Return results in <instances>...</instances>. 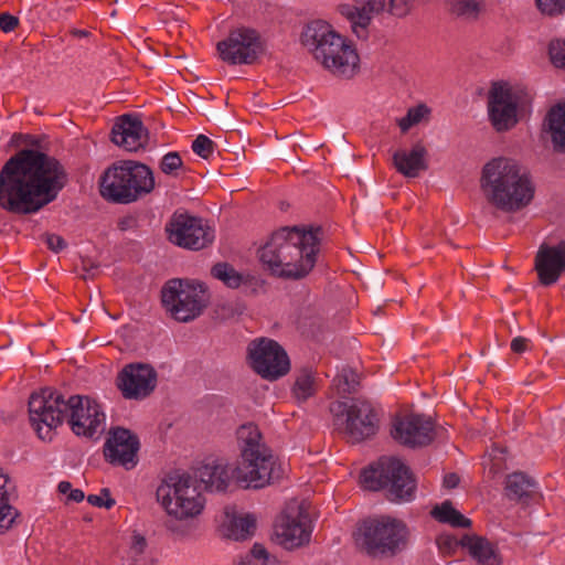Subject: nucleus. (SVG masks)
<instances>
[{
  "label": "nucleus",
  "mask_w": 565,
  "mask_h": 565,
  "mask_svg": "<svg viewBox=\"0 0 565 565\" xmlns=\"http://www.w3.org/2000/svg\"><path fill=\"white\" fill-rule=\"evenodd\" d=\"M68 182L65 167L36 149H23L0 170V207L19 215L34 214L55 201Z\"/></svg>",
  "instance_id": "obj_1"
},
{
  "label": "nucleus",
  "mask_w": 565,
  "mask_h": 565,
  "mask_svg": "<svg viewBox=\"0 0 565 565\" xmlns=\"http://www.w3.org/2000/svg\"><path fill=\"white\" fill-rule=\"evenodd\" d=\"M320 233V227H282L276 231L259 249V259L275 276L289 279L303 278L317 262L321 242Z\"/></svg>",
  "instance_id": "obj_2"
},
{
  "label": "nucleus",
  "mask_w": 565,
  "mask_h": 565,
  "mask_svg": "<svg viewBox=\"0 0 565 565\" xmlns=\"http://www.w3.org/2000/svg\"><path fill=\"white\" fill-rule=\"evenodd\" d=\"M480 186L486 201L507 213L523 210L535 194L527 168L507 157L494 158L483 166Z\"/></svg>",
  "instance_id": "obj_3"
},
{
  "label": "nucleus",
  "mask_w": 565,
  "mask_h": 565,
  "mask_svg": "<svg viewBox=\"0 0 565 565\" xmlns=\"http://www.w3.org/2000/svg\"><path fill=\"white\" fill-rule=\"evenodd\" d=\"M301 44L335 77L352 78L359 71L360 57L352 42L324 21L308 23L301 33Z\"/></svg>",
  "instance_id": "obj_4"
},
{
  "label": "nucleus",
  "mask_w": 565,
  "mask_h": 565,
  "mask_svg": "<svg viewBox=\"0 0 565 565\" xmlns=\"http://www.w3.org/2000/svg\"><path fill=\"white\" fill-rule=\"evenodd\" d=\"M353 539L356 548L367 557L392 559L411 548L413 533L402 519L381 515L361 522Z\"/></svg>",
  "instance_id": "obj_5"
},
{
  "label": "nucleus",
  "mask_w": 565,
  "mask_h": 565,
  "mask_svg": "<svg viewBox=\"0 0 565 565\" xmlns=\"http://www.w3.org/2000/svg\"><path fill=\"white\" fill-rule=\"evenodd\" d=\"M104 199L128 204L151 193L156 186L152 170L135 160H121L105 170L100 178Z\"/></svg>",
  "instance_id": "obj_6"
},
{
  "label": "nucleus",
  "mask_w": 565,
  "mask_h": 565,
  "mask_svg": "<svg viewBox=\"0 0 565 565\" xmlns=\"http://www.w3.org/2000/svg\"><path fill=\"white\" fill-rule=\"evenodd\" d=\"M157 499L166 512L177 520L199 515L205 503L200 484L188 472L169 473L157 489Z\"/></svg>",
  "instance_id": "obj_7"
},
{
  "label": "nucleus",
  "mask_w": 565,
  "mask_h": 565,
  "mask_svg": "<svg viewBox=\"0 0 565 565\" xmlns=\"http://www.w3.org/2000/svg\"><path fill=\"white\" fill-rule=\"evenodd\" d=\"M161 301L171 318L189 322L203 313L210 303V295L198 280L173 278L162 287Z\"/></svg>",
  "instance_id": "obj_8"
},
{
  "label": "nucleus",
  "mask_w": 565,
  "mask_h": 565,
  "mask_svg": "<svg viewBox=\"0 0 565 565\" xmlns=\"http://www.w3.org/2000/svg\"><path fill=\"white\" fill-rule=\"evenodd\" d=\"M360 482L366 490H386L387 499L393 502L412 500L416 489L408 468L396 458L380 459L363 470Z\"/></svg>",
  "instance_id": "obj_9"
},
{
  "label": "nucleus",
  "mask_w": 565,
  "mask_h": 565,
  "mask_svg": "<svg viewBox=\"0 0 565 565\" xmlns=\"http://www.w3.org/2000/svg\"><path fill=\"white\" fill-rule=\"evenodd\" d=\"M234 481L244 489L259 490L284 478L285 471L271 449L239 455Z\"/></svg>",
  "instance_id": "obj_10"
},
{
  "label": "nucleus",
  "mask_w": 565,
  "mask_h": 565,
  "mask_svg": "<svg viewBox=\"0 0 565 565\" xmlns=\"http://www.w3.org/2000/svg\"><path fill=\"white\" fill-rule=\"evenodd\" d=\"M66 401L62 394L52 388H44L30 396L29 419L40 439L53 438V430L66 418Z\"/></svg>",
  "instance_id": "obj_11"
},
{
  "label": "nucleus",
  "mask_w": 565,
  "mask_h": 565,
  "mask_svg": "<svg viewBox=\"0 0 565 565\" xmlns=\"http://www.w3.org/2000/svg\"><path fill=\"white\" fill-rule=\"evenodd\" d=\"M309 508L310 503L306 500L291 499L287 502L274 527L278 544L292 550L309 542L311 534Z\"/></svg>",
  "instance_id": "obj_12"
},
{
  "label": "nucleus",
  "mask_w": 565,
  "mask_h": 565,
  "mask_svg": "<svg viewBox=\"0 0 565 565\" xmlns=\"http://www.w3.org/2000/svg\"><path fill=\"white\" fill-rule=\"evenodd\" d=\"M530 102L521 89L508 84H493L489 92V116L497 131H507L518 122V111Z\"/></svg>",
  "instance_id": "obj_13"
},
{
  "label": "nucleus",
  "mask_w": 565,
  "mask_h": 565,
  "mask_svg": "<svg viewBox=\"0 0 565 565\" xmlns=\"http://www.w3.org/2000/svg\"><path fill=\"white\" fill-rule=\"evenodd\" d=\"M247 356L250 367L263 379L277 380L288 373L289 358L275 340L258 338L249 342Z\"/></svg>",
  "instance_id": "obj_14"
},
{
  "label": "nucleus",
  "mask_w": 565,
  "mask_h": 565,
  "mask_svg": "<svg viewBox=\"0 0 565 565\" xmlns=\"http://www.w3.org/2000/svg\"><path fill=\"white\" fill-rule=\"evenodd\" d=\"M67 422L78 437L97 439L105 430L106 416L100 405L82 395H73L67 401Z\"/></svg>",
  "instance_id": "obj_15"
},
{
  "label": "nucleus",
  "mask_w": 565,
  "mask_h": 565,
  "mask_svg": "<svg viewBox=\"0 0 565 565\" xmlns=\"http://www.w3.org/2000/svg\"><path fill=\"white\" fill-rule=\"evenodd\" d=\"M330 409L337 418L345 417L344 434L352 443L362 441L376 433L377 419L369 402L362 399L335 402Z\"/></svg>",
  "instance_id": "obj_16"
},
{
  "label": "nucleus",
  "mask_w": 565,
  "mask_h": 565,
  "mask_svg": "<svg viewBox=\"0 0 565 565\" xmlns=\"http://www.w3.org/2000/svg\"><path fill=\"white\" fill-rule=\"evenodd\" d=\"M169 241L182 248L200 250L214 241V231L200 217L173 214L166 226Z\"/></svg>",
  "instance_id": "obj_17"
},
{
  "label": "nucleus",
  "mask_w": 565,
  "mask_h": 565,
  "mask_svg": "<svg viewBox=\"0 0 565 565\" xmlns=\"http://www.w3.org/2000/svg\"><path fill=\"white\" fill-rule=\"evenodd\" d=\"M217 51L228 64H252L264 53V44L256 31L237 29L217 43Z\"/></svg>",
  "instance_id": "obj_18"
},
{
  "label": "nucleus",
  "mask_w": 565,
  "mask_h": 565,
  "mask_svg": "<svg viewBox=\"0 0 565 565\" xmlns=\"http://www.w3.org/2000/svg\"><path fill=\"white\" fill-rule=\"evenodd\" d=\"M158 383V373L151 364L135 362L126 364L117 374L116 386L122 397L141 401L150 396Z\"/></svg>",
  "instance_id": "obj_19"
},
{
  "label": "nucleus",
  "mask_w": 565,
  "mask_h": 565,
  "mask_svg": "<svg viewBox=\"0 0 565 565\" xmlns=\"http://www.w3.org/2000/svg\"><path fill=\"white\" fill-rule=\"evenodd\" d=\"M391 436L405 447H425L435 439V424L430 417L422 414L399 416L392 423Z\"/></svg>",
  "instance_id": "obj_20"
},
{
  "label": "nucleus",
  "mask_w": 565,
  "mask_h": 565,
  "mask_svg": "<svg viewBox=\"0 0 565 565\" xmlns=\"http://www.w3.org/2000/svg\"><path fill=\"white\" fill-rule=\"evenodd\" d=\"M139 439L129 429L114 427L108 431L104 445L106 461L115 466L132 469L138 462Z\"/></svg>",
  "instance_id": "obj_21"
},
{
  "label": "nucleus",
  "mask_w": 565,
  "mask_h": 565,
  "mask_svg": "<svg viewBox=\"0 0 565 565\" xmlns=\"http://www.w3.org/2000/svg\"><path fill=\"white\" fill-rule=\"evenodd\" d=\"M234 467L223 459H212L199 466L193 478L200 484L201 490L224 493L234 481Z\"/></svg>",
  "instance_id": "obj_22"
},
{
  "label": "nucleus",
  "mask_w": 565,
  "mask_h": 565,
  "mask_svg": "<svg viewBox=\"0 0 565 565\" xmlns=\"http://www.w3.org/2000/svg\"><path fill=\"white\" fill-rule=\"evenodd\" d=\"M535 270L541 284L550 286L565 273V242L542 244L535 256Z\"/></svg>",
  "instance_id": "obj_23"
},
{
  "label": "nucleus",
  "mask_w": 565,
  "mask_h": 565,
  "mask_svg": "<svg viewBox=\"0 0 565 565\" xmlns=\"http://www.w3.org/2000/svg\"><path fill=\"white\" fill-rule=\"evenodd\" d=\"M111 140L127 151H137L147 146L149 132L137 116L122 115L113 127Z\"/></svg>",
  "instance_id": "obj_24"
},
{
  "label": "nucleus",
  "mask_w": 565,
  "mask_h": 565,
  "mask_svg": "<svg viewBox=\"0 0 565 565\" xmlns=\"http://www.w3.org/2000/svg\"><path fill=\"white\" fill-rule=\"evenodd\" d=\"M341 12L351 22L353 33L365 39L373 17L383 12V3L380 0H354L352 4L342 6Z\"/></svg>",
  "instance_id": "obj_25"
},
{
  "label": "nucleus",
  "mask_w": 565,
  "mask_h": 565,
  "mask_svg": "<svg viewBox=\"0 0 565 565\" xmlns=\"http://www.w3.org/2000/svg\"><path fill=\"white\" fill-rule=\"evenodd\" d=\"M428 151L422 141L415 142L409 150H397L393 153V166L405 178H417L427 170Z\"/></svg>",
  "instance_id": "obj_26"
},
{
  "label": "nucleus",
  "mask_w": 565,
  "mask_h": 565,
  "mask_svg": "<svg viewBox=\"0 0 565 565\" xmlns=\"http://www.w3.org/2000/svg\"><path fill=\"white\" fill-rule=\"evenodd\" d=\"M543 132L550 137L555 151H565V103H558L547 111Z\"/></svg>",
  "instance_id": "obj_27"
},
{
  "label": "nucleus",
  "mask_w": 565,
  "mask_h": 565,
  "mask_svg": "<svg viewBox=\"0 0 565 565\" xmlns=\"http://www.w3.org/2000/svg\"><path fill=\"white\" fill-rule=\"evenodd\" d=\"M462 547L467 548L469 554L479 565H500L501 557L495 545L481 536L465 535L460 540Z\"/></svg>",
  "instance_id": "obj_28"
},
{
  "label": "nucleus",
  "mask_w": 565,
  "mask_h": 565,
  "mask_svg": "<svg viewBox=\"0 0 565 565\" xmlns=\"http://www.w3.org/2000/svg\"><path fill=\"white\" fill-rule=\"evenodd\" d=\"M239 455L270 449L258 428L254 423L241 425L236 430Z\"/></svg>",
  "instance_id": "obj_29"
},
{
  "label": "nucleus",
  "mask_w": 565,
  "mask_h": 565,
  "mask_svg": "<svg viewBox=\"0 0 565 565\" xmlns=\"http://www.w3.org/2000/svg\"><path fill=\"white\" fill-rule=\"evenodd\" d=\"M536 482L524 472L516 471L505 478V495L510 500L521 501L529 499L534 493Z\"/></svg>",
  "instance_id": "obj_30"
},
{
  "label": "nucleus",
  "mask_w": 565,
  "mask_h": 565,
  "mask_svg": "<svg viewBox=\"0 0 565 565\" xmlns=\"http://www.w3.org/2000/svg\"><path fill=\"white\" fill-rule=\"evenodd\" d=\"M14 491V484L9 476L0 469V533L8 531L15 518L17 510L9 504V498Z\"/></svg>",
  "instance_id": "obj_31"
},
{
  "label": "nucleus",
  "mask_w": 565,
  "mask_h": 565,
  "mask_svg": "<svg viewBox=\"0 0 565 565\" xmlns=\"http://www.w3.org/2000/svg\"><path fill=\"white\" fill-rule=\"evenodd\" d=\"M256 530V518L245 513L228 519L224 535L234 541H244L253 536Z\"/></svg>",
  "instance_id": "obj_32"
},
{
  "label": "nucleus",
  "mask_w": 565,
  "mask_h": 565,
  "mask_svg": "<svg viewBox=\"0 0 565 565\" xmlns=\"http://www.w3.org/2000/svg\"><path fill=\"white\" fill-rule=\"evenodd\" d=\"M317 388V380L310 369H301L297 372L291 390L297 402H306L316 394Z\"/></svg>",
  "instance_id": "obj_33"
},
{
  "label": "nucleus",
  "mask_w": 565,
  "mask_h": 565,
  "mask_svg": "<svg viewBox=\"0 0 565 565\" xmlns=\"http://www.w3.org/2000/svg\"><path fill=\"white\" fill-rule=\"evenodd\" d=\"M430 515L440 523L449 524L454 527H469L471 521L454 508L450 501L437 504L430 511Z\"/></svg>",
  "instance_id": "obj_34"
},
{
  "label": "nucleus",
  "mask_w": 565,
  "mask_h": 565,
  "mask_svg": "<svg viewBox=\"0 0 565 565\" xmlns=\"http://www.w3.org/2000/svg\"><path fill=\"white\" fill-rule=\"evenodd\" d=\"M448 11L467 22L477 21L483 10V2L478 0H446Z\"/></svg>",
  "instance_id": "obj_35"
},
{
  "label": "nucleus",
  "mask_w": 565,
  "mask_h": 565,
  "mask_svg": "<svg viewBox=\"0 0 565 565\" xmlns=\"http://www.w3.org/2000/svg\"><path fill=\"white\" fill-rule=\"evenodd\" d=\"M211 274L230 288H238L248 280V276L242 275L227 263L215 264L211 269Z\"/></svg>",
  "instance_id": "obj_36"
},
{
  "label": "nucleus",
  "mask_w": 565,
  "mask_h": 565,
  "mask_svg": "<svg viewBox=\"0 0 565 565\" xmlns=\"http://www.w3.org/2000/svg\"><path fill=\"white\" fill-rule=\"evenodd\" d=\"M430 108L425 104H418L407 110L406 116L396 120L402 132H406L413 126L429 119Z\"/></svg>",
  "instance_id": "obj_37"
},
{
  "label": "nucleus",
  "mask_w": 565,
  "mask_h": 565,
  "mask_svg": "<svg viewBox=\"0 0 565 565\" xmlns=\"http://www.w3.org/2000/svg\"><path fill=\"white\" fill-rule=\"evenodd\" d=\"M237 565H278V563L262 544L256 543L249 554Z\"/></svg>",
  "instance_id": "obj_38"
},
{
  "label": "nucleus",
  "mask_w": 565,
  "mask_h": 565,
  "mask_svg": "<svg viewBox=\"0 0 565 565\" xmlns=\"http://www.w3.org/2000/svg\"><path fill=\"white\" fill-rule=\"evenodd\" d=\"M383 12L395 18H405L414 10L417 0H380Z\"/></svg>",
  "instance_id": "obj_39"
},
{
  "label": "nucleus",
  "mask_w": 565,
  "mask_h": 565,
  "mask_svg": "<svg viewBox=\"0 0 565 565\" xmlns=\"http://www.w3.org/2000/svg\"><path fill=\"white\" fill-rule=\"evenodd\" d=\"M333 384L339 393L350 394L355 391V387L359 384V376L353 370L344 367L335 376V379L333 380Z\"/></svg>",
  "instance_id": "obj_40"
},
{
  "label": "nucleus",
  "mask_w": 565,
  "mask_h": 565,
  "mask_svg": "<svg viewBox=\"0 0 565 565\" xmlns=\"http://www.w3.org/2000/svg\"><path fill=\"white\" fill-rule=\"evenodd\" d=\"M537 10L546 17H559L565 13V0H535Z\"/></svg>",
  "instance_id": "obj_41"
},
{
  "label": "nucleus",
  "mask_w": 565,
  "mask_h": 565,
  "mask_svg": "<svg viewBox=\"0 0 565 565\" xmlns=\"http://www.w3.org/2000/svg\"><path fill=\"white\" fill-rule=\"evenodd\" d=\"M192 150L201 158L207 159L214 150V142L205 135H199L192 143Z\"/></svg>",
  "instance_id": "obj_42"
},
{
  "label": "nucleus",
  "mask_w": 565,
  "mask_h": 565,
  "mask_svg": "<svg viewBox=\"0 0 565 565\" xmlns=\"http://www.w3.org/2000/svg\"><path fill=\"white\" fill-rule=\"evenodd\" d=\"M182 167V159L178 152H169L160 161V169L166 174H173Z\"/></svg>",
  "instance_id": "obj_43"
},
{
  "label": "nucleus",
  "mask_w": 565,
  "mask_h": 565,
  "mask_svg": "<svg viewBox=\"0 0 565 565\" xmlns=\"http://www.w3.org/2000/svg\"><path fill=\"white\" fill-rule=\"evenodd\" d=\"M548 52L551 61L555 66L565 67V41H552Z\"/></svg>",
  "instance_id": "obj_44"
},
{
  "label": "nucleus",
  "mask_w": 565,
  "mask_h": 565,
  "mask_svg": "<svg viewBox=\"0 0 565 565\" xmlns=\"http://www.w3.org/2000/svg\"><path fill=\"white\" fill-rule=\"evenodd\" d=\"M87 501L89 504L98 508L110 509L115 505V500L110 497V492L108 489H102L100 494H89L87 497Z\"/></svg>",
  "instance_id": "obj_45"
},
{
  "label": "nucleus",
  "mask_w": 565,
  "mask_h": 565,
  "mask_svg": "<svg viewBox=\"0 0 565 565\" xmlns=\"http://www.w3.org/2000/svg\"><path fill=\"white\" fill-rule=\"evenodd\" d=\"M436 543L444 555H451L456 551L457 546L461 545L460 541H457L454 536L448 534L439 535Z\"/></svg>",
  "instance_id": "obj_46"
},
{
  "label": "nucleus",
  "mask_w": 565,
  "mask_h": 565,
  "mask_svg": "<svg viewBox=\"0 0 565 565\" xmlns=\"http://www.w3.org/2000/svg\"><path fill=\"white\" fill-rule=\"evenodd\" d=\"M42 237L45 241L47 247L54 253H58L66 248L67 246L64 238L60 235L53 233H45L42 235Z\"/></svg>",
  "instance_id": "obj_47"
},
{
  "label": "nucleus",
  "mask_w": 565,
  "mask_h": 565,
  "mask_svg": "<svg viewBox=\"0 0 565 565\" xmlns=\"http://www.w3.org/2000/svg\"><path fill=\"white\" fill-rule=\"evenodd\" d=\"M147 546V541L145 536L139 533H135L132 535V542L130 546V553L132 557L136 559L138 556L142 555Z\"/></svg>",
  "instance_id": "obj_48"
},
{
  "label": "nucleus",
  "mask_w": 565,
  "mask_h": 565,
  "mask_svg": "<svg viewBox=\"0 0 565 565\" xmlns=\"http://www.w3.org/2000/svg\"><path fill=\"white\" fill-rule=\"evenodd\" d=\"M19 25V19L14 15H11L8 12H3L0 14V29L8 33L13 31Z\"/></svg>",
  "instance_id": "obj_49"
},
{
  "label": "nucleus",
  "mask_w": 565,
  "mask_h": 565,
  "mask_svg": "<svg viewBox=\"0 0 565 565\" xmlns=\"http://www.w3.org/2000/svg\"><path fill=\"white\" fill-rule=\"evenodd\" d=\"M529 339L516 337L511 341V350L515 353H523L527 349Z\"/></svg>",
  "instance_id": "obj_50"
},
{
  "label": "nucleus",
  "mask_w": 565,
  "mask_h": 565,
  "mask_svg": "<svg viewBox=\"0 0 565 565\" xmlns=\"http://www.w3.org/2000/svg\"><path fill=\"white\" fill-rule=\"evenodd\" d=\"M459 476L457 473H448L444 478V487L447 489H454L459 483Z\"/></svg>",
  "instance_id": "obj_51"
},
{
  "label": "nucleus",
  "mask_w": 565,
  "mask_h": 565,
  "mask_svg": "<svg viewBox=\"0 0 565 565\" xmlns=\"http://www.w3.org/2000/svg\"><path fill=\"white\" fill-rule=\"evenodd\" d=\"M82 268L84 270V274L82 275V278L84 280L88 279L89 277H92L90 275V270L92 269H96L97 268V265L94 264L92 260L89 259H83L82 262Z\"/></svg>",
  "instance_id": "obj_52"
},
{
  "label": "nucleus",
  "mask_w": 565,
  "mask_h": 565,
  "mask_svg": "<svg viewBox=\"0 0 565 565\" xmlns=\"http://www.w3.org/2000/svg\"><path fill=\"white\" fill-rule=\"evenodd\" d=\"M134 225H135V218L130 217V216L124 217V218L119 220V222H118V227L120 231H127V230L131 228Z\"/></svg>",
  "instance_id": "obj_53"
},
{
  "label": "nucleus",
  "mask_w": 565,
  "mask_h": 565,
  "mask_svg": "<svg viewBox=\"0 0 565 565\" xmlns=\"http://www.w3.org/2000/svg\"><path fill=\"white\" fill-rule=\"evenodd\" d=\"M30 140L29 136H24L22 134H14L11 138L10 145L12 147H19L21 142H26Z\"/></svg>",
  "instance_id": "obj_54"
},
{
  "label": "nucleus",
  "mask_w": 565,
  "mask_h": 565,
  "mask_svg": "<svg viewBox=\"0 0 565 565\" xmlns=\"http://www.w3.org/2000/svg\"><path fill=\"white\" fill-rule=\"evenodd\" d=\"M85 498L84 492L79 489H72L68 499L75 502H81Z\"/></svg>",
  "instance_id": "obj_55"
},
{
  "label": "nucleus",
  "mask_w": 565,
  "mask_h": 565,
  "mask_svg": "<svg viewBox=\"0 0 565 565\" xmlns=\"http://www.w3.org/2000/svg\"><path fill=\"white\" fill-rule=\"evenodd\" d=\"M58 491H60L61 493H63V494H66V493H68V494H70V492L72 491V486H71V483H70V482H67V481H62V482H60V484H58Z\"/></svg>",
  "instance_id": "obj_56"
},
{
  "label": "nucleus",
  "mask_w": 565,
  "mask_h": 565,
  "mask_svg": "<svg viewBox=\"0 0 565 565\" xmlns=\"http://www.w3.org/2000/svg\"><path fill=\"white\" fill-rule=\"evenodd\" d=\"M73 33L77 36H87L88 35V32L84 31V30H75Z\"/></svg>",
  "instance_id": "obj_57"
},
{
  "label": "nucleus",
  "mask_w": 565,
  "mask_h": 565,
  "mask_svg": "<svg viewBox=\"0 0 565 565\" xmlns=\"http://www.w3.org/2000/svg\"><path fill=\"white\" fill-rule=\"evenodd\" d=\"M494 450H499L500 452H504V449L494 448Z\"/></svg>",
  "instance_id": "obj_58"
}]
</instances>
